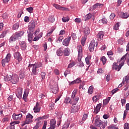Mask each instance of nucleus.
<instances>
[{
    "label": "nucleus",
    "instance_id": "38",
    "mask_svg": "<svg viewBox=\"0 0 129 129\" xmlns=\"http://www.w3.org/2000/svg\"><path fill=\"white\" fill-rule=\"evenodd\" d=\"M76 93H77V89H75L72 94V99H74L75 97V95H76Z\"/></svg>",
    "mask_w": 129,
    "mask_h": 129
},
{
    "label": "nucleus",
    "instance_id": "46",
    "mask_svg": "<svg viewBox=\"0 0 129 129\" xmlns=\"http://www.w3.org/2000/svg\"><path fill=\"white\" fill-rule=\"evenodd\" d=\"M63 39H64V37H63V36H59L58 39L56 40V42L61 43V42H62V41L63 40Z\"/></svg>",
    "mask_w": 129,
    "mask_h": 129
},
{
    "label": "nucleus",
    "instance_id": "21",
    "mask_svg": "<svg viewBox=\"0 0 129 129\" xmlns=\"http://www.w3.org/2000/svg\"><path fill=\"white\" fill-rule=\"evenodd\" d=\"M103 6V4H99V3H97L93 6L92 7V11H94L95 9H97V8H102V6Z\"/></svg>",
    "mask_w": 129,
    "mask_h": 129
},
{
    "label": "nucleus",
    "instance_id": "56",
    "mask_svg": "<svg viewBox=\"0 0 129 129\" xmlns=\"http://www.w3.org/2000/svg\"><path fill=\"white\" fill-rule=\"evenodd\" d=\"M71 36H72V38H73V40H76V39H77V36H76V34L72 33Z\"/></svg>",
    "mask_w": 129,
    "mask_h": 129
},
{
    "label": "nucleus",
    "instance_id": "43",
    "mask_svg": "<svg viewBox=\"0 0 129 129\" xmlns=\"http://www.w3.org/2000/svg\"><path fill=\"white\" fill-rule=\"evenodd\" d=\"M107 125V121H106L105 122H103L101 127H100V129H104L105 128V126Z\"/></svg>",
    "mask_w": 129,
    "mask_h": 129
},
{
    "label": "nucleus",
    "instance_id": "33",
    "mask_svg": "<svg viewBox=\"0 0 129 129\" xmlns=\"http://www.w3.org/2000/svg\"><path fill=\"white\" fill-rule=\"evenodd\" d=\"M19 123H20V121H19L12 122L10 123V126L11 127H12V126H13L14 127V129H15V124H19Z\"/></svg>",
    "mask_w": 129,
    "mask_h": 129
},
{
    "label": "nucleus",
    "instance_id": "47",
    "mask_svg": "<svg viewBox=\"0 0 129 129\" xmlns=\"http://www.w3.org/2000/svg\"><path fill=\"white\" fill-rule=\"evenodd\" d=\"M62 115H63V112H58L57 113L58 119H61V118H62Z\"/></svg>",
    "mask_w": 129,
    "mask_h": 129
},
{
    "label": "nucleus",
    "instance_id": "48",
    "mask_svg": "<svg viewBox=\"0 0 129 129\" xmlns=\"http://www.w3.org/2000/svg\"><path fill=\"white\" fill-rule=\"evenodd\" d=\"M64 102L66 103H72V102H71V99H70V98L69 97H67L66 98Z\"/></svg>",
    "mask_w": 129,
    "mask_h": 129
},
{
    "label": "nucleus",
    "instance_id": "27",
    "mask_svg": "<svg viewBox=\"0 0 129 129\" xmlns=\"http://www.w3.org/2000/svg\"><path fill=\"white\" fill-rule=\"evenodd\" d=\"M56 53V55L59 56H62V55H63V51H62V49H61V48L57 49Z\"/></svg>",
    "mask_w": 129,
    "mask_h": 129
},
{
    "label": "nucleus",
    "instance_id": "44",
    "mask_svg": "<svg viewBox=\"0 0 129 129\" xmlns=\"http://www.w3.org/2000/svg\"><path fill=\"white\" fill-rule=\"evenodd\" d=\"M123 83L126 82V83H129V77L126 76L123 79Z\"/></svg>",
    "mask_w": 129,
    "mask_h": 129
},
{
    "label": "nucleus",
    "instance_id": "6",
    "mask_svg": "<svg viewBox=\"0 0 129 129\" xmlns=\"http://www.w3.org/2000/svg\"><path fill=\"white\" fill-rule=\"evenodd\" d=\"M12 57V55L10 53H8L6 57L2 59V66L5 67L6 66V63H9V61H11V57Z\"/></svg>",
    "mask_w": 129,
    "mask_h": 129
},
{
    "label": "nucleus",
    "instance_id": "4",
    "mask_svg": "<svg viewBox=\"0 0 129 129\" xmlns=\"http://www.w3.org/2000/svg\"><path fill=\"white\" fill-rule=\"evenodd\" d=\"M33 116L30 113H28L26 116V119L25 121H24L21 125L22 126H24L25 124H30V123H32L33 122Z\"/></svg>",
    "mask_w": 129,
    "mask_h": 129
},
{
    "label": "nucleus",
    "instance_id": "2",
    "mask_svg": "<svg viewBox=\"0 0 129 129\" xmlns=\"http://www.w3.org/2000/svg\"><path fill=\"white\" fill-rule=\"evenodd\" d=\"M43 64L41 62H37L34 64H29L28 68L30 69V68H32V73L34 75H38L39 72H40V70L39 68L40 67H42Z\"/></svg>",
    "mask_w": 129,
    "mask_h": 129
},
{
    "label": "nucleus",
    "instance_id": "37",
    "mask_svg": "<svg viewBox=\"0 0 129 129\" xmlns=\"http://www.w3.org/2000/svg\"><path fill=\"white\" fill-rule=\"evenodd\" d=\"M19 45H21V46L23 45L22 47H23V49H25L26 47V45H27V43L25 41H22L19 42Z\"/></svg>",
    "mask_w": 129,
    "mask_h": 129
},
{
    "label": "nucleus",
    "instance_id": "62",
    "mask_svg": "<svg viewBox=\"0 0 129 129\" xmlns=\"http://www.w3.org/2000/svg\"><path fill=\"white\" fill-rule=\"evenodd\" d=\"M102 24H107V20L105 18H103L101 20Z\"/></svg>",
    "mask_w": 129,
    "mask_h": 129
},
{
    "label": "nucleus",
    "instance_id": "59",
    "mask_svg": "<svg viewBox=\"0 0 129 129\" xmlns=\"http://www.w3.org/2000/svg\"><path fill=\"white\" fill-rule=\"evenodd\" d=\"M30 20V18H29L28 16H26L24 18V22H25V23H29V21Z\"/></svg>",
    "mask_w": 129,
    "mask_h": 129
},
{
    "label": "nucleus",
    "instance_id": "8",
    "mask_svg": "<svg viewBox=\"0 0 129 129\" xmlns=\"http://www.w3.org/2000/svg\"><path fill=\"white\" fill-rule=\"evenodd\" d=\"M18 81H19V76H18V75L17 74L12 75L11 77V82H12L13 84H17Z\"/></svg>",
    "mask_w": 129,
    "mask_h": 129
},
{
    "label": "nucleus",
    "instance_id": "49",
    "mask_svg": "<svg viewBox=\"0 0 129 129\" xmlns=\"http://www.w3.org/2000/svg\"><path fill=\"white\" fill-rule=\"evenodd\" d=\"M48 21L51 23H54V22H55V18H54V17L53 16H50L48 18Z\"/></svg>",
    "mask_w": 129,
    "mask_h": 129
},
{
    "label": "nucleus",
    "instance_id": "60",
    "mask_svg": "<svg viewBox=\"0 0 129 129\" xmlns=\"http://www.w3.org/2000/svg\"><path fill=\"white\" fill-rule=\"evenodd\" d=\"M81 19L80 18H76L75 19V22L76 23H78V24H79V23H81Z\"/></svg>",
    "mask_w": 129,
    "mask_h": 129
},
{
    "label": "nucleus",
    "instance_id": "15",
    "mask_svg": "<svg viewBox=\"0 0 129 129\" xmlns=\"http://www.w3.org/2000/svg\"><path fill=\"white\" fill-rule=\"evenodd\" d=\"M53 6L57 10H59L60 11H69V9L68 8L62 7L61 6L58 4H53Z\"/></svg>",
    "mask_w": 129,
    "mask_h": 129
},
{
    "label": "nucleus",
    "instance_id": "24",
    "mask_svg": "<svg viewBox=\"0 0 129 129\" xmlns=\"http://www.w3.org/2000/svg\"><path fill=\"white\" fill-rule=\"evenodd\" d=\"M100 108H101V104H98L96 107L95 108V113H97L99 111H100Z\"/></svg>",
    "mask_w": 129,
    "mask_h": 129
},
{
    "label": "nucleus",
    "instance_id": "34",
    "mask_svg": "<svg viewBox=\"0 0 129 129\" xmlns=\"http://www.w3.org/2000/svg\"><path fill=\"white\" fill-rule=\"evenodd\" d=\"M50 125L56 126V120L55 119H51L50 121Z\"/></svg>",
    "mask_w": 129,
    "mask_h": 129
},
{
    "label": "nucleus",
    "instance_id": "1",
    "mask_svg": "<svg viewBox=\"0 0 129 129\" xmlns=\"http://www.w3.org/2000/svg\"><path fill=\"white\" fill-rule=\"evenodd\" d=\"M38 25V21L36 20L31 21L28 25V29L27 30L28 33V40L29 42H32L33 40V36H34V31H35V28Z\"/></svg>",
    "mask_w": 129,
    "mask_h": 129
},
{
    "label": "nucleus",
    "instance_id": "53",
    "mask_svg": "<svg viewBox=\"0 0 129 129\" xmlns=\"http://www.w3.org/2000/svg\"><path fill=\"white\" fill-rule=\"evenodd\" d=\"M75 83L76 84L81 83V79L80 78H78L75 80Z\"/></svg>",
    "mask_w": 129,
    "mask_h": 129
},
{
    "label": "nucleus",
    "instance_id": "58",
    "mask_svg": "<svg viewBox=\"0 0 129 129\" xmlns=\"http://www.w3.org/2000/svg\"><path fill=\"white\" fill-rule=\"evenodd\" d=\"M127 111H128V110H126V109L124 111L123 117V119H124V118H125V117H126V114L127 113Z\"/></svg>",
    "mask_w": 129,
    "mask_h": 129
},
{
    "label": "nucleus",
    "instance_id": "10",
    "mask_svg": "<svg viewBox=\"0 0 129 129\" xmlns=\"http://www.w3.org/2000/svg\"><path fill=\"white\" fill-rule=\"evenodd\" d=\"M96 42L95 40H92L90 43V45L89 46V49L90 52H93L94 51V47H95Z\"/></svg>",
    "mask_w": 129,
    "mask_h": 129
},
{
    "label": "nucleus",
    "instance_id": "26",
    "mask_svg": "<svg viewBox=\"0 0 129 129\" xmlns=\"http://www.w3.org/2000/svg\"><path fill=\"white\" fill-rule=\"evenodd\" d=\"M84 34H85V35H89V34H90V30L89 29V27H85L84 31Z\"/></svg>",
    "mask_w": 129,
    "mask_h": 129
},
{
    "label": "nucleus",
    "instance_id": "20",
    "mask_svg": "<svg viewBox=\"0 0 129 129\" xmlns=\"http://www.w3.org/2000/svg\"><path fill=\"white\" fill-rule=\"evenodd\" d=\"M78 112V108L77 106L73 105L71 108V112L72 113H75L76 112Z\"/></svg>",
    "mask_w": 129,
    "mask_h": 129
},
{
    "label": "nucleus",
    "instance_id": "11",
    "mask_svg": "<svg viewBox=\"0 0 129 129\" xmlns=\"http://www.w3.org/2000/svg\"><path fill=\"white\" fill-rule=\"evenodd\" d=\"M33 110L35 113L40 112V111L41 110V107L40 106V104H39V102H36V105L33 108Z\"/></svg>",
    "mask_w": 129,
    "mask_h": 129
},
{
    "label": "nucleus",
    "instance_id": "42",
    "mask_svg": "<svg viewBox=\"0 0 129 129\" xmlns=\"http://www.w3.org/2000/svg\"><path fill=\"white\" fill-rule=\"evenodd\" d=\"M92 99L94 102H97V101H98V100H99V96H95L93 97Z\"/></svg>",
    "mask_w": 129,
    "mask_h": 129
},
{
    "label": "nucleus",
    "instance_id": "64",
    "mask_svg": "<svg viewBox=\"0 0 129 129\" xmlns=\"http://www.w3.org/2000/svg\"><path fill=\"white\" fill-rule=\"evenodd\" d=\"M46 126H47V121H44L43 126L42 127V129H46Z\"/></svg>",
    "mask_w": 129,
    "mask_h": 129
},
{
    "label": "nucleus",
    "instance_id": "28",
    "mask_svg": "<svg viewBox=\"0 0 129 129\" xmlns=\"http://www.w3.org/2000/svg\"><path fill=\"white\" fill-rule=\"evenodd\" d=\"M19 77H20V79H24V78H25V77H26V75H25V71H22L20 72Z\"/></svg>",
    "mask_w": 129,
    "mask_h": 129
},
{
    "label": "nucleus",
    "instance_id": "22",
    "mask_svg": "<svg viewBox=\"0 0 129 129\" xmlns=\"http://www.w3.org/2000/svg\"><path fill=\"white\" fill-rule=\"evenodd\" d=\"M51 91L54 94H56L58 92V86H52L51 88Z\"/></svg>",
    "mask_w": 129,
    "mask_h": 129
},
{
    "label": "nucleus",
    "instance_id": "35",
    "mask_svg": "<svg viewBox=\"0 0 129 129\" xmlns=\"http://www.w3.org/2000/svg\"><path fill=\"white\" fill-rule=\"evenodd\" d=\"M101 61L103 63V65H105V63H106V57H105V56H103L101 59H100Z\"/></svg>",
    "mask_w": 129,
    "mask_h": 129
},
{
    "label": "nucleus",
    "instance_id": "36",
    "mask_svg": "<svg viewBox=\"0 0 129 129\" xmlns=\"http://www.w3.org/2000/svg\"><path fill=\"white\" fill-rule=\"evenodd\" d=\"M88 92L89 94H92V93H93V87H92V86L89 87Z\"/></svg>",
    "mask_w": 129,
    "mask_h": 129
},
{
    "label": "nucleus",
    "instance_id": "19",
    "mask_svg": "<svg viewBox=\"0 0 129 129\" xmlns=\"http://www.w3.org/2000/svg\"><path fill=\"white\" fill-rule=\"evenodd\" d=\"M103 122L101 121V120L97 118L95 120V125L96 126H98V127H99L101 124H102Z\"/></svg>",
    "mask_w": 129,
    "mask_h": 129
},
{
    "label": "nucleus",
    "instance_id": "7",
    "mask_svg": "<svg viewBox=\"0 0 129 129\" xmlns=\"http://www.w3.org/2000/svg\"><path fill=\"white\" fill-rule=\"evenodd\" d=\"M78 51V61L79 62H81V59L82 58V46L81 45H79L77 47Z\"/></svg>",
    "mask_w": 129,
    "mask_h": 129
},
{
    "label": "nucleus",
    "instance_id": "45",
    "mask_svg": "<svg viewBox=\"0 0 129 129\" xmlns=\"http://www.w3.org/2000/svg\"><path fill=\"white\" fill-rule=\"evenodd\" d=\"M42 80L45 79V77H46V73L45 72H42L40 74Z\"/></svg>",
    "mask_w": 129,
    "mask_h": 129
},
{
    "label": "nucleus",
    "instance_id": "14",
    "mask_svg": "<svg viewBox=\"0 0 129 129\" xmlns=\"http://www.w3.org/2000/svg\"><path fill=\"white\" fill-rule=\"evenodd\" d=\"M23 94V89L22 88H19L18 89L16 93V95L18 98H22V95Z\"/></svg>",
    "mask_w": 129,
    "mask_h": 129
},
{
    "label": "nucleus",
    "instance_id": "18",
    "mask_svg": "<svg viewBox=\"0 0 129 129\" xmlns=\"http://www.w3.org/2000/svg\"><path fill=\"white\" fill-rule=\"evenodd\" d=\"M104 36V32L100 31L97 35V38L98 39V40H102V39H103Z\"/></svg>",
    "mask_w": 129,
    "mask_h": 129
},
{
    "label": "nucleus",
    "instance_id": "31",
    "mask_svg": "<svg viewBox=\"0 0 129 129\" xmlns=\"http://www.w3.org/2000/svg\"><path fill=\"white\" fill-rule=\"evenodd\" d=\"M70 123L69 122H66L63 125L62 129H67L69 127V125Z\"/></svg>",
    "mask_w": 129,
    "mask_h": 129
},
{
    "label": "nucleus",
    "instance_id": "54",
    "mask_svg": "<svg viewBox=\"0 0 129 129\" xmlns=\"http://www.w3.org/2000/svg\"><path fill=\"white\" fill-rule=\"evenodd\" d=\"M88 116V115H87V114H84L83 116L82 120H83L84 121H85V120L87 119Z\"/></svg>",
    "mask_w": 129,
    "mask_h": 129
},
{
    "label": "nucleus",
    "instance_id": "61",
    "mask_svg": "<svg viewBox=\"0 0 129 129\" xmlns=\"http://www.w3.org/2000/svg\"><path fill=\"white\" fill-rule=\"evenodd\" d=\"M70 73V71L68 70H66L64 73V75L65 77H66L68 75V74H69Z\"/></svg>",
    "mask_w": 129,
    "mask_h": 129
},
{
    "label": "nucleus",
    "instance_id": "16",
    "mask_svg": "<svg viewBox=\"0 0 129 129\" xmlns=\"http://www.w3.org/2000/svg\"><path fill=\"white\" fill-rule=\"evenodd\" d=\"M22 116H23V115L22 113H20L18 114H16V113H14L13 114V119H15L16 120H20L21 118H22Z\"/></svg>",
    "mask_w": 129,
    "mask_h": 129
},
{
    "label": "nucleus",
    "instance_id": "32",
    "mask_svg": "<svg viewBox=\"0 0 129 129\" xmlns=\"http://www.w3.org/2000/svg\"><path fill=\"white\" fill-rule=\"evenodd\" d=\"M15 41H17V39L14 35H13L9 39V43H14Z\"/></svg>",
    "mask_w": 129,
    "mask_h": 129
},
{
    "label": "nucleus",
    "instance_id": "41",
    "mask_svg": "<svg viewBox=\"0 0 129 129\" xmlns=\"http://www.w3.org/2000/svg\"><path fill=\"white\" fill-rule=\"evenodd\" d=\"M19 26L20 25L19 24V23H16V24H14L13 26V29L14 30H18L19 29Z\"/></svg>",
    "mask_w": 129,
    "mask_h": 129
},
{
    "label": "nucleus",
    "instance_id": "29",
    "mask_svg": "<svg viewBox=\"0 0 129 129\" xmlns=\"http://www.w3.org/2000/svg\"><path fill=\"white\" fill-rule=\"evenodd\" d=\"M12 79V76L7 75L6 76L4 77L5 81H10Z\"/></svg>",
    "mask_w": 129,
    "mask_h": 129
},
{
    "label": "nucleus",
    "instance_id": "51",
    "mask_svg": "<svg viewBox=\"0 0 129 129\" xmlns=\"http://www.w3.org/2000/svg\"><path fill=\"white\" fill-rule=\"evenodd\" d=\"M85 17L86 20H90V19H91V17H92V14L89 13L87 14Z\"/></svg>",
    "mask_w": 129,
    "mask_h": 129
},
{
    "label": "nucleus",
    "instance_id": "13",
    "mask_svg": "<svg viewBox=\"0 0 129 129\" xmlns=\"http://www.w3.org/2000/svg\"><path fill=\"white\" fill-rule=\"evenodd\" d=\"M44 117H39L38 118L35 119V121L36 122V125L38 127H40L42 125V121H40V119H44Z\"/></svg>",
    "mask_w": 129,
    "mask_h": 129
},
{
    "label": "nucleus",
    "instance_id": "30",
    "mask_svg": "<svg viewBox=\"0 0 129 129\" xmlns=\"http://www.w3.org/2000/svg\"><path fill=\"white\" fill-rule=\"evenodd\" d=\"M129 17V14H127V13H122L121 15V18L122 19H127Z\"/></svg>",
    "mask_w": 129,
    "mask_h": 129
},
{
    "label": "nucleus",
    "instance_id": "50",
    "mask_svg": "<svg viewBox=\"0 0 129 129\" xmlns=\"http://www.w3.org/2000/svg\"><path fill=\"white\" fill-rule=\"evenodd\" d=\"M33 10H34V8H33V7H29L26 9V11H27V12H28L30 14H31V13H33Z\"/></svg>",
    "mask_w": 129,
    "mask_h": 129
},
{
    "label": "nucleus",
    "instance_id": "39",
    "mask_svg": "<svg viewBox=\"0 0 129 129\" xmlns=\"http://www.w3.org/2000/svg\"><path fill=\"white\" fill-rule=\"evenodd\" d=\"M8 33V31L7 30H5L0 35V38H4L7 36V34Z\"/></svg>",
    "mask_w": 129,
    "mask_h": 129
},
{
    "label": "nucleus",
    "instance_id": "52",
    "mask_svg": "<svg viewBox=\"0 0 129 129\" xmlns=\"http://www.w3.org/2000/svg\"><path fill=\"white\" fill-rule=\"evenodd\" d=\"M109 99H105L103 100V105H106V104H107V103H108V102H109V100L110 99V98H109Z\"/></svg>",
    "mask_w": 129,
    "mask_h": 129
},
{
    "label": "nucleus",
    "instance_id": "5",
    "mask_svg": "<svg viewBox=\"0 0 129 129\" xmlns=\"http://www.w3.org/2000/svg\"><path fill=\"white\" fill-rule=\"evenodd\" d=\"M13 56L14 57V58L16 60H17L18 62L17 64H19V63H21V61L23 60V57H22L21 53L19 52H14L13 54Z\"/></svg>",
    "mask_w": 129,
    "mask_h": 129
},
{
    "label": "nucleus",
    "instance_id": "9",
    "mask_svg": "<svg viewBox=\"0 0 129 129\" xmlns=\"http://www.w3.org/2000/svg\"><path fill=\"white\" fill-rule=\"evenodd\" d=\"M24 34H25V32H24V31H21L15 33L13 35L15 37V39L18 40L19 38H21V37L24 35Z\"/></svg>",
    "mask_w": 129,
    "mask_h": 129
},
{
    "label": "nucleus",
    "instance_id": "17",
    "mask_svg": "<svg viewBox=\"0 0 129 129\" xmlns=\"http://www.w3.org/2000/svg\"><path fill=\"white\" fill-rule=\"evenodd\" d=\"M29 95V89H27L25 91L24 93L23 94V99L25 101V102H27L28 101V96Z\"/></svg>",
    "mask_w": 129,
    "mask_h": 129
},
{
    "label": "nucleus",
    "instance_id": "40",
    "mask_svg": "<svg viewBox=\"0 0 129 129\" xmlns=\"http://www.w3.org/2000/svg\"><path fill=\"white\" fill-rule=\"evenodd\" d=\"M75 65H76V62H75V61H73L69 64L68 68H72V67H74V66H75Z\"/></svg>",
    "mask_w": 129,
    "mask_h": 129
},
{
    "label": "nucleus",
    "instance_id": "23",
    "mask_svg": "<svg viewBox=\"0 0 129 129\" xmlns=\"http://www.w3.org/2000/svg\"><path fill=\"white\" fill-rule=\"evenodd\" d=\"M64 56H69L70 55V49L68 47L64 49L63 51Z\"/></svg>",
    "mask_w": 129,
    "mask_h": 129
},
{
    "label": "nucleus",
    "instance_id": "55",
    "mask_svg": "<svg viewBox=\"0 0 129 129\" xmlns=\"http://www.w3.org/2000/svg\"><path fill=\"white\" fill-rule=\"evenodd\" d=\"M62 21L64 23H66V22H68L69 21V18L68 17H63L62 18Z\"/></svg>",
    "mask_w": 129,
    "mask_h": 129
},
{
    "label": "nucleus",
    "instance_id": "63",
    "mask_svg": "<svg viewBox=\"0 0 129 129\" xmlns=\"http://www.w3.org/2000/svg\"><path fill=\"white\" fill-rule=\"evenodd\" d=\"M124 129H129V123H125L124 124Z\"/></svg>",
    "mask_w": 129,
    "mask_h": 129
},
{
    "label": "nucleus",
    "instance_id": "25",
    "mask_svg": "<svg viewBox=\"0 0 129 129\" xmlns=\"http://www.w3.org/2000/svg\"><path fill=\"white\" fill-rule=\"evenodd\" d=\"M90 60H91V55H89L85 58V61L87 65H90Z\"/></svg>",
    "mask_w": 129,
    "mask_h": 129
},
{
    "label": "nucleus",
    "instance_id": "3",
    "mask_svg": "<svg viewBox=\"0 0 129 129\" xmlns=\"http://www.w3.org/2000/svg\"><path fill=\"white\" fill-rule=\"evenodd\" d=\"M124 65V61L120 59V64L118 65L117 62H114L112 64V70H115V71H120L121 67Z\"/></svg>",
    "mask_w": 129,
    "mask_h": 129
},
{
    "label": "nucleus",
    "instance_id": "12",
    "mask_svg": "<svg viewBox=\"0 0 129 129\" xmlns=\"http://www.w3.org/2000/svg\"><path fill=\"white\" fill-rule=\"evenodd\" d=\"M71 40V36H69L64 39L62 41V45L63 46H66V47L68 46L69 45V43H70V41Z\"/></svg>",
    "mask_w": 129,
    "mask_h": 129
},
{
    "label": "nucleus",
    "instance_id": "57",
    "mask_svg": "<svg viewBox=\"0 0 129 129\" xmlns=\"http://www.w3.org/2000/svg\"><path fill=\"white\" fill-rule=\"evenodd\" d=\"M119 27V24L118 23H116L114 26V29L117 30H118V28Z\"/></svg>",
    "mask_w": 129,
    "mask_h": 129
}]
</instances>
